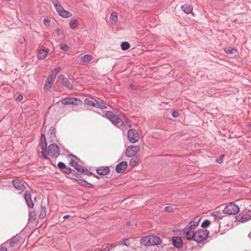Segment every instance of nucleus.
Returning a JSON list of instances; mask_svg holds the SVG:
<instances>
[{"mask_svg":"<svg viewBox=\"0 0 251 251\" xmlns=\"http://www.w3.org/2000/svg\"><path fill=\"white\" fill-rule=\"evenodd\" d=\"M49 51V49L40 50L38 53V58L39 60H43L46 58Z\"/></svg>","mask_w":251,"mask_h":251,"instance_id":"a211bd4d","label":"nucleus"},{"mask_svg":"<svg viewBox=\"0 0 251 251\" xmlns=\"http://www.w3.org/2000/svg\"><path fill=\"white\" fill-rule=\"evenodd\" d=\"M50 138H54L55 137V128L53 126H51L49 129L47 133Z\"/></svg>","mask_w":251,"mask_h":251,"instance_id":"c85d7f7f","label":"nucleus"},{"mask_svg":"<svg viewBox=\"0 0 251 251\" xmlns=\"http://www.w3.org/2000/svg\"><path fill=\"white\" fill-rule=\"evenodd\" d=\"M181 9L186 14H190L193 10V7L191 5L185 4L184 5L181 6Z\"/></svg>","mask_w":251,"mask_h":251,"instance_id":"b1692460","label":"nucleus"},{"mask_svg":"<svg viewBox=\"0 0 251 251\" xmlns=\"http://www.w3.org/2000/svg\"><path fill=\"white\" fill-rule=\"evenodd\" d=\"M60 70H61V69L60 67H56L50 71V72L49 73V75L55 79L57 75L59 73Z\"/></svg>","mask_w":251,"mask_h":251,"instance_id":"5701e85b","label":"nucleus"},{"mask_svg":"<svg viewBox=\"0 0 251 251\" xmlns=\"http://www.w3.org/2000/svg\"><path fill=\"white\" fill-rule=\"evenodd\" d=\"M127 168V163L126 161H123L119 163L116 167V171L118 173L123 172Z\"/></svg>","mask_w":251,"mask_h":251,"instance_id":"2eb2a0df","label":"nucleus"},{"mask_svg":"<svg viewBox=\"0 0 251 251\" xmlns=\"http://www.w3.org/2000/svg\"><path fill=\"white\" fill-rule=\"evenodd\" d=\"M139 160V157L138 156H135L132 158L129 162V165L130 166H134Z\"/></svg>","mask_w":251,"mask_h":251,"instance_id":"e433bc0d","label":"nucleus"},{"mask_svg":"<svg viewBox=\"0 0 251 251\" xmlns=\"http://www.w3.org/2000/svg\"><path fill=\"white\" fill-rule=\"evenodd\" d=\"M95 107L99 108L100 109H106L107 108V104L102 101H99L96 100V102H95Z\"/></svg>","mask_w":251,"mask_h":251,"instance_id":"393cba45","label":"nucleus"},{"mask_svg":"<svg viewBox=\"0 0 251 251\" xmlns=\"http://www.w3.org/2000/svg\"><path fill=\"white\" fill-rule=\"evenodd\" d=\"M46 152L52 157H56L60 153V149L56 144H52L49 146L48 150H46L45 153Z\"/></svg>","mask_w":251,"mask_h":251,"instance_id":"423d86ee","label":"nucleus"},{"mask_svg":"<svg viewBox=\"0 0 251 251\" xmlns=\"http://www.w3.org/2000/svg\"><path fill=\"white\" fill-rule=\"evenodd\" d=\"M173 245L177 248H180L182 247V240L180 237L178 236L173 237L172 238Z\"/></svg>","mask_w":251,"mask_h":251,"instance_id":"f3484780","label":"nucleus"},{"mask_svg":"<svg viewBox=\"0 0 251 251\" xmlns=\"http://www.w3.org/2000/svg\"><path fill=\"white\" fill-rule=\"evenodd\" d=\"M208 232L206 229H200L197 230L194 234L193 239L198 242L200 243L206 239L208 236Z\"/></svg>","mask_w":251,"mask_h":251,"instance_id":"20e7f679","label":"nucleus"},{"mask_svg":"<svg viewBox=\"0 0 251 251\" xmlns=\"http://www.w3.org/2000/svg\"><path fill=\"white\" fill-rule=\"evenodd\" d=\"M110 20L112 23H116L118 21V16L116 12L111 13L110 17Z\"/></svg>","mask_w":251,"mask_h":251,"instance_id":"7c9ffc66","label":"nucleus"},{"mask_svg":"<svg viewBox=\"0 0 251 251\" xmlns=\"http://www.w3.org/2000/svg\"><path fill=\"white\" fill-rule=\"evenodd\" d=\"M12 183L16 190L22 191L26 188V186L27 185L24 181L18 179L13 180Z\"/></svg>","mask_w":251,"mask_h":251,"instance_id":"9d476101","label":"nucleus"},{"mask_svg":"<svg viewBox=\"0 0 251 251\" xmlns=\"http://www.w3.org/2000/svg\"><path fill=\"white\" fill-rule=\"evenodd\" d=\"M47 210L46 207L45 206H41V211L40 214L39 215V217L41 219H43L45 217L46 215Z\"/></svg>","mask_w":251,"mask_h":251,"instance_id":"2f4dec72","label":"nucleus"},{"mask_svg":"<svg viewBox=\"0 0 251 251\" xmlns=\"http://www.w3.org/2000/svg\"><path fill=\"white\" fill-rule=\"evenodd\" d=\"M25 41V38H21L19 39V42L21 43V44H23L24 41Z\"/></svg>","mask_w":251,"mask_h":251,"instance_id":"864d4df0","label":"nucleus"},{"mask_svg":"<svg viewBox=\"0 0 251 251\" xmlns=\"http://www.w3.org/2000/svg\"><path fill=\"white\" fill-rule=\"evenodd\" d=\"M140 243L145 246H151V236H147L142 237L140 239Z\"/></svg>","mask_w":251,"mask_h":251,"instance_id":"412c9836","label":"nucleus"},{"mask_svg":"<svg viewBox=\"0 0 251 251\" xmlns=\"http://www.w3.org/2000/svg\"><path fill=\"white\" fill-rule=\"evenodd\" d=\"M78 183L82 186L87 187L88 188L93 187L92 184L87 182L86 181L84 180H79Z\"/></svg>","mask_w":251,"mask_h":251,"instance_id":"72a5a7b5","label":"nucleus"},{"mask_svg":"<svg viewBox=\"0 0 251 251\" xmlns=\"http://www.w3.org/2000/svg\"><path fill=\"white\" fill-rule=\"evenodd\" d=\"M56 33L57 34V35H63V31L61 29H57L55 30Z\"/></svg>","mask_w":251,"mask_h":251,"instance_id":"a18cd8bd","label":"nucleus"},{"mask_svg":"<svg viewBox=\"0 0 251 251\" xmlns=\"http://www.w3.org/2000/svg\"><path fill=\"white\" fill-rule=\"evenodd\" d=\"M21 240V237L19 235H16L10 239V244L11 246L13 247L18 246L19 242H20Z\"/></svg>","mask_w":251,"mask_h":251,"instance_id":"aec40b11","label":"nucleus"},{"mask_svg":"<svg viewBox=\"0 0 251 251\" xmlns=\"http://www.w3.org/2000/svg\"><path fill=\"white\" fill-rule=\"evenodd\" d=\"M50 23V20L48 18L44 19L43 20V23L45 25H49Z\"/></svg>","mask_w":251,"mask_h":251,"instance_id":"c03bdc74","label":"nucleus"},{"mask_svg":"<svg viewBox=\"0 0 251 251\" xmlns=\"http://www.w3.org/2000/svg\"><path fill=\"white\" fill-rule=\"evenodd\" d=\"M225 50L226 53L228 54H233L237 51L235 48L231 47H227L225 48Z\"/></svg>","mask_w":251,"mask_h":251,"instance_id":"c9c22d12","label":"nucleus"},{"mask_svg":"<svg viewBox=\"0 0 251 251\" xmlns=\"http://www.w3.org/2000/svg\"><path fill=\"white\" fill-rule=\"evenodd\" d=\"M60 48L63 51H66L68 49V46L66 44H61Z\"/></svg>","mask_w":251,"mask_h":251,"instance_id":"ea45409f","label":"nucleus"},{"mask_svg":"<svg viewBox=\"0 0 251 251\" xmlns=\"http://www.w3.org/2000/svg\"><path fill=\"white\" fill-rule=\"evenodd\" d=\"M130 44L127 42H123L121 44V47L122 50H126L130 48Z\"/></svg>","mask_w":251,"mask_h":251,"instance_id":"473e14b6","label":"nucleus"},{"mask_svg":"<svg viewBox=\"0 0 251 251\" xmlns=\"http://www.w3.org/2000/svg\"><path fill=\"white\" fill-rule=\"evenodd\" d=\"M239 221L242 223H245L251 219V211L249 210L246 213L239 216Z\"/></svg>","mask_w":251,"mask_h":251,"instance_id":"4468645a","label":"nucleus"},{"mask_svg":"<svg viewBox=\"0 0 251 251\" xmlns=\"http://www.w3.org/2000/svg\"><path fill=\"white\" fill-rule=\"evenodd\" d=\"M140 149L139 146L130 145L127 148L125 152L126 155L128 157H131L136 154Z\"/></svg>","mask_w":251,"mask_h":251,"instance_id":"1a4fd4ad","label":"nucleus"},{"mask_svg":"<svg viewBox=\"0 0 251 251\" xmlns=\"http://www.w3.org/2000/svg\"><path fill=\"white\" fill-rule=\"evenodd\" d=\"M57 165H58V167L60 169H64V168H65V167H66L65 164L62 162H59L58 163Z\"/></svg>","mask_w":251,"mask_h":251,"instance_id":"37998d69","label":"nucleus"},{"mask_svg":"<svg viewBox=\"0 0 251 251\" xmlns=\"http://www.w3.org/2000/svg\"><path fill=\"white\" fill-rule=\"evenodd\" d=\"M23 99V96L20 95L17 97V100L19 101H21Z\"/></svg>","mask_w":251,"mask_h":251,"instance_id":"603ef678","label":"nucleus"},{"mask_svg":"<svg viewBox=\"0 0 251 251\" xmlns=\"http://www.w3.org/2000/svg\"><path fill=\"white\" fill-rule=\"evenodd\" d=\"M61 102L64 105H80L82 104V101L77 98L73 97L66 98L62 100Z\"/></svg>","mask_w":251,"mask_h":251,"instance_id":"0eeeda50","label":"nucleus"},{"mask_svg":"<svg viewBox=\"0 0 251 251\" xmlns=\"http://www.w3.org/2000/svg\"><path fill=\"white\" fill-rule=\"evenodd\" d=\"M92 173H89V175H92Z\"/></svg>","mask_w":251,"mask_h":251,"instance_id":"6e6d98bb","label":"nucleus"},{"mask_svg":"<svg viewBox=\"0 0 251 251\" xmlns=\"http://www.w3.org/2000/svg\"><path fill=\"white\" fill-rule=\"evenodd\" d=\"M70 217V215H65L64 217H63V219H67L68 218V217Z\"/></svg>","mask_w":251,"mask_h":251,"instance_id":"5fc2aeb1","label":"nucleus"},{"mask_svg":"<svg viewBox=\"0 0 251 251\" xmlns=\"http://www.w3.org/2000/svg\"><path fill=\"white\" fill-rule=\"evenodd\" d=\"M116 247L115 245H111L110 247H106L105 248H104L102 251H110L112 250L113 248H115Z\"/></svg>","mask_w":251,"mask_h":251,"instance_id":"a19ab883","label":"nucleus"},{"mask_svg":"<svg viewBox=\"0 0 251 251\" xmlns=\"http://www.w3.org/2000/svg\"><path fill=\"white\" fill-rule=\"evenodd\" d=\"M64 172L65 173H66L67 174H69L70 173H71V169H70V168H66L65 167V168H64Z\"/></svg>","mask_w":251,"mask_h":251,"instance_id":"de8ad7c7","label":"nucleus"},{"mask_svg":"<svg viewBox=\"0 0 251 251\" xmlns=\"http://www.w3.org/2000/svg\"><path fill=\"white\" fill-rule=\"evenodd\" d=\"M70 157H71V160H70L69 164L74 167L75 164L78 163L79 160L72 154H70Z\"/></svg>","mask_w":251,"mask_h":251,"instance_id":"bb28decb","label":"nucleus"},{"mask_svg":"<svg viewBox=\"0 0 251 251\" xmlns=\"http://www.w3.org/2000/svg\"><path fill=\"white\" fill-rule=\"evenodd\" d=\"M24 198L27 205L29 207L32 208L34 207V204L33 202V201H32L31 193L29 191H26L25 192Z\"/></svg>","mask_w":251,"mask_h":251,"instance_id":"f8f14e48","label":"nucleus"},{"mask_svg":"<svg viewBox=\"0 0 251 251\" xmlns=\"http://www.w3.org/2000/svg\"><path fill=\"white\" fill-rule=\"evenodd\" d=\"M105 117L113 124H121V126H131L128 123V119L122 113L115 114L111 111L105 112Z\"/></svg>","mask_w":251,"mask_h":251,"instance_id":"f257e3e1","label":"nucleus"},{"mask_svg":"<svg viewBox=\"0 0 251 251\" xmlns=\"http://www.w3.org/2000/svg\"><path fill=\"white\" fill-rule=\"evenodd\" d=\"M151 246L157 245L161 243L162 240L160 237L156 236H151Z\"/></svg>","mask_w":251,"mask_h":251,"instance_id":"4be33fe9","label":"nucleus"},{"mask_svg":"<svg viewBox=\"0 0 251 251\" xmlns=\"http://www.w3.org/2000/svg\"><path fill=\"white\" fill-rule=\"evenodd\" d=\"M92 56L90 54H85L81 58V61L84 63H88L91 60Z\"/></svg>","mask_w":251,"mask_h":251,"instance_id":"cd10ccee","label":"nucleus"},{"mask_svg":"<svg viewBox=\"0 0 251 251\" xmlns=\"http://www.w3.org/2000/svg\"><path fill=\"white\" fill-rule=\"evenodd\" d=\"M223 157L224 155H221L219 158H218L216 161L219 163H222L223 161Z\"/></svg>","mask_w":251,"mask_h":251,"instance_id":"49530a36","label":"nucleus"},{"mask_svg":"<svg viewBox=\"0 0 251 251\" xmlns=\"http://www.w3.org/2000/svg\"><path fill=\"white\" fill-rule=\"evenodd\" d=\"M59 78L61 80V82L63 86L71 90L74 89L73 84L67 77H65L63 75H60Z\"/></svg>","mask_w":251,"mask_h":251,"instance_id":"9b49d317","label":"nucleus"},{"mask_svg":"<svg viewBox=\"0 0 251 251\" xmlns=\"http://www.w3.org/2000/svg\"><path fill=\"white\" fill-rule=\"evenodd\" d=\"M110 169L108 167H100L97 169V173L100 175L104 176L108 174Z\"/></svg>","mask_w":251,"mask_h":251,"instance_id":"6ab92c4d","label":"nucleus"},{"mask_svg":"<svg viewBox=\"0 0 251 251\" xmlns=\"http://www.w3.org/2000/svg\"><path fill=\"white\" fill-rule=\"evenodd\" d=\"M70 27L73 29H75L77 28L78 22L76 20H73L70 21L69 24Z\"/></svg>","mask_w":251,"mask_h":251,"instance_id":"f704fd0d","label":"nucleus"},{"mask_svg":"<svg viewBox=\"0 0 251 251\" xmlns=\"http://www.w3.org/2000/svg\"><path fill=\"white\" fill-rule=\"evenodd\" d=\"M212 215L215 219L220 220L222 219V215L220 212H214L212 213Z\"/></svg>","mask_w":251,"mask_h":251,"instance_id":"4c0bfd02","label":"nucleus"},{"mask_svg":"<svg viewBox=\"0 0 251 251\" xmlns=\"http://www.w3.org/2000/svg\"><path fill=\"white\" fill-rule=\"evenodd\" d=\"M0 251H7V249L5 247H0Z\"/></svg>","mask_w":251,"mask_h":251,"instance_id":"3c124183","label":"nucleus"},{"mask_svg":"<svg viewBox=\"0 0 251 251\" xmlns=\"http://www.w3.org/2000/svg\"><path fill=\"white\" fill-rule=\"evenodd\" d=\"M200 219L196 217L191 221L183 229L182 234L188 240H191L194 237V229L198 226Z\"/></svg>","mask_w":251,"mask_h":251,"instance_id":"f03ea898","label":"nucleus"},{"mask_svg":"<svg viewBox=\"0 0 251 251\" xmlns=\"http://www.w3.org/2000/svg\"><path fill=\"white\" fill-rule=\"evenodd\" d=\"M84 102L86 104L90 106L95 107V102H96V100L94 98L85 99Z\"/></svg>","mask_w":251,"mask_h":251,"instance_id":"a878e982","label":"nucleus"},{"mask_svg":"<svg viewBox=\"0 0 251 251\" xmlns=\"http://www.w3.org/2000/svg\"><path fill=\"white\" fill-rule=\"evenodd\" d=\"M239 211V208L238 205L234 203H230L225 207L223 212L227 215H235Z\"/></svg>","mask_w":251,"mask_h":251,"instance_id":"39448f33","label":"nucleus"},{"mask_svg":"<svg viewBox=\"0 0 251 251\" xmlns=\"http://www.w3.org/2000/svg\"><path fill=\"white\" fill-rule=\"evenodd\" d=\"M172 116L174 118H177L179 116V113L177 111L174 110L172 112Z\"/></svg>","mask_w":251,"mask_h":251,"instance_id":"79ce46f5","label":"nucleus"},{"mask_svg":"<svg viewBox=\"0 0 251 251\" xmlns=\"http://www.w3.org/2000/svg\"><path fill=\"white\" fill-rule=\"evenodd\" d=\"M54 80V79L48 75L44 84V89L49 90L50 89L53 84Z\"/></svg>","mask_w":251,"mask_h":251,"instance_id":"dca6fc26","label":"nucleus"},{"mask_svg":"<svg viewBox=\"0 0 251 251\" xmlns=\"http://www.w3.org/2000/svg\"><path fill=\"white\" fill-rule=\"evenodd\" d=\"M127 137L130 142L135 143L138 141L139 135L136 130L130 129L128 130Z\"/></svg>","mask_w":251,"mask_h":251,"instance_id":"6e6552de","label":"nucleus"},{"mask_svg":"<svg viewBox=\"0 0 251 251\" xmlns=\"http://www.w3.org/2000/svg\"><path fill=\"white\" fill-rule=\"evenodd\" d=\"M51 2L60 16L63 18H69L72 16V14L65 10L57 0H51Z\"/></svg>","mask_w":251,"mask_h":251,"instance_id":"7ed1b4c3","label":"nucleus"},{"mask_svg":"<svg viewBox=\"0 0 251 251\" xmlns=\"http://www.w3.org/2000/svg\"><path fill=\"white\" fill-rule=\"evenodd\" d=\"M210 224V222L209 220H205L201 224V226L202 227H206L208 226Z\"/></svg>","mask_w":251,"mask_h":251,"instance_id":"58836bf2","label":"nucleus"},{"mask_svg":"<svg viewBox=\"0 0 251 251\" xmlns=\"http://www.w3.org/2000/svg\"><path fill=\"white\" fill-rule=\"evenodd\" d=\"M74 168L78 172L80 173H83L85 172V171L88 172V170L86 169L79 165L78 163L77 164H75Z\"/></svg>","mask_w":251,"mask_h":251,"instance_id":"c756f323","label":"nucleus"},{"mask_svg":"<svg viewBox=\"0 0 251 251\" xmlns=\"http://www.w3.org/2000/svg\"><path fill=\"white\" fill-rule=\"evenodd\" d=\"M173 207L171 206H166L165 209L166 211L168 212H172L173 211Z\"/></svg>","mask_w":251,"mask_h":251,"instance_id":"09e8293b","label":"nucleus"},{"mask_svg":"<svg viewBox=\"0 0 251 251\" xmlns=\"http://www.w3.org/2000/svg\"><path fill=\"white\" fill-rule=\"evenodd\" d=\"M41 146L42 149V155L45 159H47V157L46 156V154H45V152H46L47 143L46 142L45 135L43 133L42 134L41 136Z\"/></svg>","mask_w":251,"mask_h":251,"instance_id":"ddd939ff","label":"nucleus"},{"mask_svg":"<svg viewBox=\"0 0 251 251\" xmlns=\"http://www.w3.org/2000/svg\"><path fill=\"white\" fill-rule=\"evenodd\" d=\"M129 241V239H126L124 240L123 242L122 243V244L125 245V246H127V244L129 243L128 242Z\"/></svg>","mask_w":251,"mask_h":251,"instance_id":"8fccbe9b","label":"nucleus"},{"mask_svg":"<svg viewBox=\"0 0 251 251\" xmlns=\"http://www.w3.org/2000/svg\"><path fill=\"white\" fill-rule=\"evenodd\" d=\"M249 126H251V124Z\"/></svg>","mask_w":251,"mask_h":251,"instance_id":"4d7b16f0","label":"nucleus"}]
</instances>
